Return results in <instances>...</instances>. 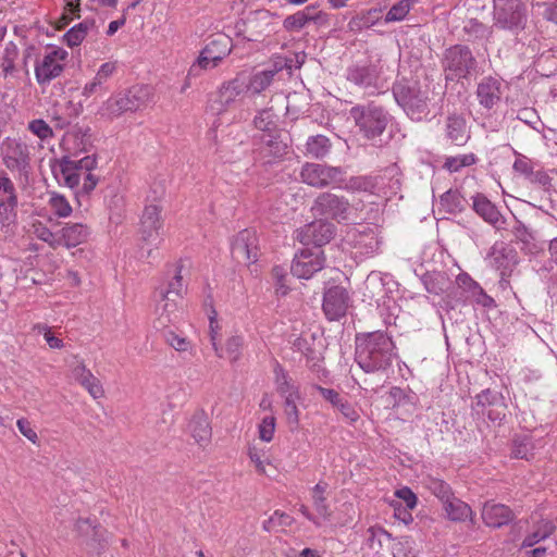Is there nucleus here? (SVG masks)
Wrapping results in <instances>:
<instances>
[{
  "label": "nucleus",
  "instance_id": "nucleus-1",
  "mask_svg": "<svg viewBox=\"0 0 557 557\" xmlns=\"http://www.w3.org/2000/svg\"><path fill=\"white\" fill-rule=\"evenodd\" d=\"M394 349L392 338L384 332L358 334L355 360L366 373L377 372L392 364Z\"/></svg>",
  "mask_w": 557,
  "mask_h": 557
},
{
  "label": "nucleus",
  "instance_id": "nucleus-2",
  "mask_svg": "<svg viewBox=\"0 0 557 557\" xmlns=\"http://www.w3.org/2000/svg\"><path fill=\"white\" fill-rule=\"evenodd\" d=\"M153 100L152 88L148 85H135L112 95L100 107L99 113L109 119L121 116L127 112H136L147 108Z\"/></svg>",
  "mask_w": 557,
  "mask_h": 557
},
{
  "label": "nucleus",
  "instance_id": "nucleus-3",
  "mask_svg": "<svg viewBox=\"0 0 557 557\" xmlns=\"http://www.w3.org/2000/svg\"><path fill=\"white\" fill-rule=\"evenodd\" d=\"M393 95L411 120L421 121L429 114L428 92L421 89L419 82L403 78L394 84Z\"/></svg>",
  "mask_w": 557,
  "mask_h": 557
},
{
  "label": "nucleus",
  "instance_id": "nucleus-4",
  "mask_svg": "<svg viewBox=\"0 0 557 557\" xmlns=\"http://www.w3.org/2000/svg\"><path fill=\"white\" fill-rule=\"evenodd\" d=\"M442 67L446 81L459 82L476 72L478 62L469 47L455 45L445 50Z\"/></svg>",
  "mask_w": 557,
  "mask_h": 557
},
{
  "label": "nucleus",
  "instance_id": "nucleus-5",
  "mask_svg": "<svg viewBox=\"0 0 557 557\" xmlns=\"http://www.w3.org/2000/svg\"><path fill=\"white\" fill-rule=\"evenodd\" d=\"M349 114L360 133L368 139L380 137L389 122L388 113L384 108L374 103L352 107Z\"/></svg>",
  "mask_w": 557,
  "mask_h": 557
},
{
  "label": "nucleus",
  "instance_id": "nucleus-6",
  "mask_svg": "<svg viewBox=\"0 0 557 557\" xmlns=\"http://www.w3.org/2000/svg\"><path fill=\"white\" fill-rule=\"evenodd\" d=\"M495 26L500 29L519 32L528 22L527 5L522 0H494Z\"/></svg>",
  "mask_w": 557,
  "mask_h": 557
},
{
  "label": "nucleus",
  "instance_id": "nucleus-7",
  "mask_svg": "<svg viewBox=\"0 0 557 557\" xmlns=\"http://www.w3.org/2000/svg\"><path fill=\"white\" fill-rule=\"evenodd\" d=\"M457 287L447 294V304H463L467 299H471L474 304L491 309L496 307L493 297L487 295L485 290L475 282L468 273H460L456 277Z\"/></svg>",
  "mask_w": 557,
  "mask_h": 557
},
{
  "label": "nucleus",
  "instance_id": "nucleus-8",
  "mask_svg": "<svg viewBox=\"0 0 557 557\" xmlns=\"http://www.w3.org/2000/svg\"><path fill=\"white\" fill-rule=\"evenodd\" d=\"M312 210L338 223L349 222L355 213L354 207L346 197L331 191L321 193L315 198Z\"/></svg>",
  "mask_w": 557,
  "mask_h": 557
},
{
  "label": "nucleus",
  "instance_id": "nucleus-9",
  "mask_svg": "<svg viewBox=\"0 0 557 557\" xmlns=\"http://www.w3.org/2000/svg\"><path fill=\"white\" fill-rule=\"evenodd\" d=\"M472 412L478 417H486L492 423L500 425L507 414L505 397L490 388L483 389L475 396L471 406Z\"/></svg>",
  "mask_w": 557,
  "mask_h": 557
},
{
  "label": "nucleus",
  "instance_id": "nucleus-10",
  "mask_svg": "<svg viewBox=\"0 0 557 557\" xmlns=\"http://www.w3.org/2000/svg\"><path fill=\"white\" fill-rule=\"evenodd\" d=\"M246 92V75L237 74L219 87L215 98L211 102V110L216 114H222L239 101Z\"/></svg>",
  "mask_w": 557,
  "mask_h": 557
},
{
  "label": "nucleus",
  "instance_id": "nucleus-11",
  "mask_svg": "<svg viewBox=\"0 0 557 557\" xmlns=\"http://www.w3.org/2000/svg\"><path fill=\"white\" fill-rule=\"evenodd\" d=\"M300 177L304 183L317 188L344 182L341 168L319 163H306L301 169Z\"/></svg>",
  "mask_w": 557,
  "mask_h": 557
},
{
  "label": "nucleus",
  "instance_id": "nucleus-12",
  "mask_svg": "<svg viewBox=\"0 0 557 557\" xmlns=\"http://www.w3.org/2000/svg\"><path fill=\"white\" fill-rule=\"evenodd\" d=\"M335 234V225L326 220H317L297 228L294 238L304 245H314L317 248L327 244Z\"/></svg>",
  "mask_w": 557,
  "mask_h": 557
},
{
  "label": "nucleus",
  "instance_id": "nucleus-13",
  "mask_svg": "<svg viewBox=\"0 0 557 557\" xmlns=\"http://www.w3.org/2000/svg\"><path fill=\"white\" fill-rule=\"evenodd\" d=\"M97 165L96 156H86L79 160H72L70 157H63L59 161V172L54 169L55 176L59 174L64 180V184L70 188L77 187L81 181V175L85 172H90Z\"/></svg>",
  "mask_w": 557,
  "mask_h": 557
},
{
  "label": "nucleus",
  "instance_id": "nucleus-14",
  "mask_svg": "<svg viewBox=\"0 0 557 557\" xmlns=\"http://www.w3.org/2000/svg\"><path fill=\"white\" fill-rule=\"evenodd\" d=\"M258 237L255 231L243 230L232 242V258L243 265H250L258 260Z\"/></svg>",
  "mask_w": 557,
  "mask_h": 557
},
{
  "label": "nucleus",
  "instance_id": "nucleus-15",
  "mask_svg": "<svg viewBox=\"0 0 557 557\" xmlns=\"http://www.w3.org/2000/svg\"><path fill=\"white\" fill-rule=\"evenodd\" d=\"M3 164L11 172L27 176L30 172V152L26 144L8 139L3 148Z\"/></svg>",
  "mask_w": 557,
  "mask_h": 557
},
{
  "label": "nucleus",
  "instance_id": "nucleus-16",
  "mask_svg": "<svg viewBox=\"0 0 557 557\" xmlns=\"http://www.w3.org/2000/svg\"><path fill=\"white\" fill-rule=\"evenodd\" d=\"M324 256L320 249H301L296 253L290 265V272L298 278H310L314 273L324 267Z\"/></svg>",
  "mask_w": 557,
  "mask_h": 557
},
{
  "label": "nucleus",
  "instance_id": "nucleus-17",
  "mask_svg": "<svg viewBox=\"0 0 557 557\" xmlns=\"http://www.w3.org/2000/svg\"><path fill=\"white\" fill-rule=\"evenodd\" d=\"M67 57V52L62 48H57L44 55L35 66V76L39 85L49 84L52 79L60 76L63 72L61 63Z\"/></svg>",
  "mask_w": 557,
  "mask_h": 557
},
{
  "label": "nucleus",
  "instance_id": "nucleus-18",
  "mask_svg": "<svg viewBox=\"0 0 557 557\" xmlns=\"http://www.w3.org/2000/svg\"><path fill=\"white\" fill-rule=\"evenodd\" d=\"M161 207L158 203L147 205L140 221L141 240L157 246L161 242L160 230L162 227Z\"/></svg>",
  "mask_w": 557,
  "mask_h": 557
},
{
  "label": "nucleus",
  "instance_id": "nucleus-19",
  "mask_svg": "<svg viewBox=\"0 0 557 557\" xmlns=\"http://www.w3.org/2000/svg\"><path fill=\"white\" fill-rule=\"evenodd\" d=\"M490 263L500 272L502 282L509 276L518 263L516 250L504 242H496L488 252Z\"/></svg>",
  "mask_w": 557,
  "mask_h": 557
},
{
  "label": "nucleus",
  "instance_id": "nucleus-20",
  "mask_svg": "<svg viewBox=\"0 0 557 557\" xmlns=\"http://www.w3.org/2000/svg\"><path fill=\"white\" fill-rule=\"evenodd\" d=\"M349 296L342 286H333L324 293L323 311L330 321L344 317L348 308Z\"/></svg>",
  "mask_w": 557,
  "mask_h": 557
},
{
  "label": "nucleus",
  "instance_id": "nucleus-21",
  "mask_svg": "<svg viewBox=\"0 0 557 557\" xmlns=\"http://www.w3.org/2000/svg\"><path fill=\"white\" fill-rule=\"evenodd\" d=\"M347 81L374 92L379 88L380 71L374 64L360 65L355 64L347 69Z\"/></svg>",
  "mask_w": 557,
  "mask_h": 557
},
{
  "label": "nucleus",
  "instance_id": "nucleus-22",
  "mask_svg": "<svg viewBox=\"0 0 557 557\" xmlns=\"http://www.w3.org/2000/svg\"><path fill=\"white\" fill-rule=\"evenodd\" d=\"M351 244L361 256H372L380 248V239L376 227L362 226L350 233Z\"/></svg>",
  "mask_w": 557,
  "mask_h": 557
},
{
  "label": "nucleus",
  "instance_id": "nucleus-23",
  "mask_svg": "<svg viewBox=\"0 0 557 557\" xmlns=\"http://www.w3.org/2000/svg\"><path fill=\"white\" fill-rule=\"evenodd\" d=\"M183 268L184 264L182 260L169 267L165 273V284L157 288L156 297H168V295H170L175 298H183L185 290L182 275Z\"/></svg>",
  "mask_w": 557,
  "mask_h": 557
},
{
  "label": "nucleus",
  "instance_id": "nucleus-24",
  "mask_svg": "<svg viewBox=\"0 0 557 557\" xmlns=\"http://www.w3.org/2000/svg\"><path fill=\"white\" fill-rule=\"evenodd\" d=\"M472 208L478 215L496 230L505 228L506 220L503 218L497 207L483 194H478L473 197Z\"/></svg>",
  "mask_w": 557,
  "mask_h": 557
},
{
  "label": "nucleus",
  "instance_id": "nucleus-25",
  "mask_svg": "<svg viewBox=\"0 0 557 557\" xmlns=\"http://www.w3.org/2000/svg\"><path fill=\"white\" fill-rule=\"evenodd\" d=\"M479 103L485 109H493L502 98V82L498 78L484 77L476 87Z\"/></svg>",
  "mask_w": 557,
  "mask_h": 557
},
{
  "label": "nucleus",
  "instance_id": "nucleus-26",
  "mask_svg": "<svg viewBox=\"0 0 557 557\" xmlns=\"http://www.w3.org/2000/svg\"><path fill=\"white\" fill-rule=\"evenodd\" d=\"M513 517L512 510L503 504L486 502L482 509V519L491 528H502L508 524Z\"/></svg>",
  "mask_w": 557,
  "mask_h": 557
},
{
  "label": "nucleus",
  "instance_id": "nucleus-27",
  "mask_svg": "<svg viewBox=\"0 0 557 557\" xmlns=\"http://www.w3.org/2000/svg\"><path fill=\"white\" fill-rule=\"evenodd\" d=\"M157 298L156 313L158 314V318L154 321V327H169V325L177 318L178 300L182 298H175L170 295H168V297Z\"/></svg>",
  "mask_w": 557,
  "mask_h": 557
},
{
  "label": "nucleus",
  "instance_id": "nucleus-28",
  "mask_svg": "<svg viewBox=\"0 0 557 557\" xmlns=\"http://www.w3.org/2000/svg\"><path fill=\"white\" fill-rule=\"evenodd\" d=\"M188 429L196 443L200 446H206L210 443L212 430L209 418L203 410L196 411L193 414Z\"/></svg>",
  "mask_w": 557,
  "mask_h": 557
},
{
  "label": "nucleus",
  "instance_id": "nucleus-29",
  "mask_svg": "<svg viewBox=\"0 0 557 557\" xmlns=\"http://www.w3.org/2000/svg\"><path fill=\"white\" fill-rule=\"evenodd\" d=\"M446 138L456 146H463L470 138L465 117L457 114L448 115L445 124Z\"/></svg>",
  "mask_w": 557,
  "mask_h": 557
},
{
  "label": "nucleus",
  "instance_id": "nucleus-30",
  "mask_svg": "<svg viewBox=\"0 0 557 557\" xmlns=\"http://www.w3.org/2000/svg\"><path fill=\"white\" fill-rule=\"evenodd\" d=\"M89 228L82 223L66 224L61 230V242L66 248L76 247L87 240Z\"/></svg>",
  "mask_w": 557,
  "mask_h": 557
},
{
  "label": "nucleus",
  "instance_id": "nucleus-31",
  "mask_svg": "<svg viewBox=\"0 0 557 557\" xmlns=\"http://www.w3.org/2000/svg\"><path fill=\"white\" fill-rule=\"evenodd\" d=\"M321 17V12H317L313 7H307L305 10L288 15L283 26L288 32H296L304 28L309 22H317Z\"/></svg>",
  "mask_w": 557,
  "mask_h": 557
},
{
  "label": "nucleus",
  "instance_id": "nucleus-32",
  "mask_svg": "<svg viewBox=\"0 0 557 557\" xmlns=\"http://www.w3.org/2000/svg\"><path fill=\"white\" fill-rule=\"evenodd\" d=\"M423 285L428 293L441 295L448 290L450 281L445 272H428L422 276Z\"/></svg>",
  "mask_w": 557,
  "mask_h": 557
},
{
  "label": "nucleus",
  "instance_id": "nucleus-33",
  "mask_svg": "<svg viewBox=\"0 0 557 557\" xmlns=\"http://www.w3.org/2000/svg\"><path fill=\"white\" fill-rule=\"evenodd\" d=\"M260 149L269 156L282 157L286 153L287 145L281 139L278 129H276L275 132L261 135Z\"/></svg>",
  "mask_w": 557,
  "mask_h": 557
},
{
  "label": "nucleus",
  "instance_id": "nucleus-34",
  "mask_svg": "<svg viewBox=\"0 0 557 557\" xmlns=\"http://www.w3.org/2000/svg\"><path fill=\"white\" fill-rule=\"evenodd\" d=\"M443 508L451 521H466L467 519L472 520L471 507L457 497H450V499L443 505Z\"/></svg>",
  "mask_w": 557,
  "mask_h": 557
},
{
  "label": "nucleus",
  "instance_id": "nucleus-35",
  "mask_svg": "<svg viewBox=\"0 0 557 557\" xmlns=\"http://www.w3.org/2000/svg\"><path fill=\"white\" fill-rule=\"evenodd\" d=\"M277 74V70H264L246 77L247 91L259 95L264 91L273 82Z\"/></svg>",
  "mask_w": 557,
  "mask_h": 557
},
{
  "label": "nucleus",
  "instance_id": "nucleus-36",
  "mask_svg": "<svg viewBox=\"0 0 557 557\" xmlns=\"http://www.w3.org/2000/svg\"><path fill=\"white\" fill-rule=\"evenodd\" d=\"M556 530L555 524L550 520L541 519L534 524V530L525 536L522 547H532L539 542L550 536Z\"/></svg>",
  "mask_w": 557,
  "mask_h": 557
},
{
  "label": "nucleus",
  "instance_id": "nucleus-37",
  "mask_svg": "<svg viewBox=\"0 0 557 557\" xmlns=\"http://www.w3.org/2000/svg\"><path fill=\"white\" fill-rule=\"evenodd\" d=\"M331 141L324 135L310 136L306 144V153L311 158H324L331 149Z\"/></svg>",
  "mask_w": 557,
  "mask_h": 557
},
{
  "label": "nucleus",
  "instance_id": "nucleus-38",
  "mask_svg": "<svg viewBox=\"0 0 557 557\" xmlns=\"http://www.w3.org/2000/svg\"><path fill=\"white\" fill-rule=\"evenodd\" d=\"M381 9H370L360 15L354 16L348 23L349 29L360 32L364 28L372 27L381 18Z\"/></svg>",
  "mask_w": 557,
  "mask_h": 557
},
{
  "label": "nucleus",
  "instance_id": "nucleus-39",
  "mask_svg": "<svg viewBox=\"0 0 557 557\" xmlns=\"http://www.w3.org/2000/svg\"><path fill=\"white\" fill-rule=\"evenodd\" d=\"M95 21L85 20L84 22L70 28L63 36V40L69 47H76L85 39L89 28L94 27Z\"/></svg>",
  "mask_w": 557,
  "mask_h": 557
},
{
  "label": "nucleus",
  "instance_id": "nucleus-40",
  "mask_svg": "<svg viewBox=\"0 0 557 557\" xmlns=\"http://www.w3.org/2000/svg\"><path fill=\"white\" fill-rule=\"evenodd\" d=\"M327 486V483L319 482L312 488V500L314 509L324 520L329 519L331 516V511L326 503V497L324 496Z\"/></svg>",
  "mask_w": 557,
  "mask_h": 557
},
{
  "label": "nucleus",
  "instance_id": "nucleus-41",
  "mask_svg": "<svg viewBox=\"0 0 557 557\" xmlns=\"http://www.w3.org/2000/svg\"><path fill=\"white\" fill-rule=\"evenodd\" d=\"M253 125L263 134L275 132L277 129L276 115L272 109L259 110L253 119Z\"/></svg>",
  "mask_w": 557,
  "mask_h": 557
},
{
  "label": "nucleus",
  "instance_id": "nucleus-42",
  "mask_svg": "<svg viewBox=\"0 0 557 557\" xmlns=\"http://www.w3.org/2000/svg\"><path fill=\"white\" fill-rule=\"evenodd\" d=\"M463 198L459 190L448 189L440 198V205L446 213H457L462 211Z\"/></svg>",
  "mask_w": 557,
  "mask_h": 557
},
{
  "label": "nucleus",
  "instance_id": "nucleus-43",
  "mask_svg": "<svg viewBox=\"0 0 557 557\" xmlns=\"http://www.w3.org/2000/svg\"><path fill=\"white\" fill-rule=\"evenodd\" d=\"M275 373V382L277 385V392L283 396L287 397L288 395H297L298 388L293 384L290 377L287 372L283 369V367L276 363L274 368Z\"/></svg>",
  "mask_w": 557,
  "mask_h": 557
},
{
  "label": "nucleus",
  "instance_id": "nucleus-44",
  "mask_svg": "<svg viewBox=\"0 0 557 557\" xmlns=\"http://www.w3.org/2000/svg\"><path fill=\"white\" fill-rule=\"evenodd\" d=\"M463 33L466 34V40L474 41L483 38H487L491 34L490 27L481 23L475 18H470L465 22Z\"/></svg>",
  "mask_w": 557,
  "mask_h": 557
},
{
  "label": "nucleus",
  "instance_id": "nucleus-45",
  "mask_svg": "<svg viewBox=\"0 0 557 557\" xmlns=\"http://www.w3.org/2000/svg\"><path fill=\"white\" fill-rule=\"evenodd\" d=\"M17 202H0V224L4 233L12 232V226L16 223Z\"/></svg>",
  "mask_w": 557,
  "mask_h": 557
},
{
  "label": "nucleus",
  "instance_id": "nucleus-46",
  "mask_svg": "<svg viewBox=\"0 0 557 557\" xmlns=\"http://www.w3.org/2000/svg\"><path fill=\"white\" fill-rule=\"evenodd\" d=\"M231 39L226 36H220L210 41L203 49H210L213 59V66H216L231 51Z\"/></svg>",
  "mask_w": 557,
  "mask_h": 557
},
{
  "label": "nucleus",
  "instance_id": "nucleus-47",
  "mask_svg": "<svg viewBox=\"0 0 557 557\" xmlns=\"http://www.w3.org/2000/svg\"><path fill=\"white\" fill-rule=\"evenodd\" d=\"M476 162V158L473 153L459 154L456 157H448L445 160L444 169L449 172H458L462 168L470 166Z\"/></svg>",
  "mask_w": 557,
  "mask_h": 557
},
{
  "label": "nucleus",
  "instance_id": "nucleus-48",
  "mask_svg": "<svg viewBox=\"0 0 557 557\" xmlns=\"http://www.w3.org/2000/svg\"><path fill=\"white\" fill-rule=\"evenodd\" d=\"M429 490L442 502L443 505L446 504L450 497H454V493L449 484L440 479H431L429 482Z\"/></svg>",
  "mask_w": 557,
  "mask_h": 557
},
{
  "label": "nucleus",
  "instance_id": "nucleus-49",
  "mask_svg": "<svg viewBox=\"0 0 557 557\" xmlns=\"http://www.w3.org/2000/svg\"><path fill=\"white\" fill-rule=\"evenodd\" d=\"M337 409L343 419L349 424L355 425L360 420V413L359 410L356 408L355 405L349 403L346 398H342V400L334 407Z\"/></svg>",
  "mask_w": 557,
  "mask_h": 557
},
{
  "label": "nucleus",
  "instance_id": "nucleus-50",
  "mask_svg": "<svg viewBox=\"0 0 557 557\" xmlns=\"http://www.w3.org/2000/svg\"><path fill=\"white\" fill-rule=\"evenodd\" d=\"M162 331V336L164 341L173 347L177 351H187L190 347V343L187 341L186 337L181 336L173 332L172 330L165 329H159Z\"/></svg>",
  "mask_w": 557,
  "mask_h": 557
},
{
  "label": "nucleus",
  "instance_id": "nucleus-51",
  "mask_svg": "<svg viewBox=\"0 0 557 557\" xmlns=\"http://www.w3.org/2000/svg\"><path fill=\"white\" fill-rule=\"evenodd\" d=\"M214 58L215 57H212L210 49H202L197 61L190 66L189 71H188V76H198V75H200V72L202 70L214 67L213 66Z\"/></svg>",
  "mask_w": 557,
  "mask_h": 557
},
{
  "label": "nucleus",
  "instance_id": "nucleus-52",
  "mask_svg": "<svg viewBox=\"0 0 557 557\" xmlns=\"http://www.w3.org/2000/svg\"><path fill=\"white\" fill-rule=\"evenodd\" d=\"M293 523V517L285 512L275 510L274 513L263 522V530L271 532L277 527H290Z\"/></svg>",
  "mask_w": 557,
  "mask_h": 557
},
{
  "label": "nucleus",
  "instance_id": "nucleus-53",
  "mask_svg": "<svg viewBox=\"0 0 557 557\" xmlns=\"http://www.w3.org/2000/svg\"><path fill=\"white\" fill-rule=\"evenodd\" d=\"M411 9L410 0H400L395 3L385 15V22L403 21Z\"/></svg>",
  "mask_w": 557,
  "mask_h": 557
},
{
  "label": "nucleus",
  "instance_id": "nucleus-54",
  "mask_svg": "<svg viewBox=\"0 0 557 557\" xmlns=\"http://www.w3.org/2000/svg\"><path fill=\"white\" fill-rule=\"evenodd\" d=\"M78 383L86 388L95 399L101 398L104 395L100 381L91 373V371L83 376Z\"/></svg>",
  "mask_w": 557,
  "mask_h": 557
},
{
  "label": "nucleus",
  "instance_id": "nucleus-55",
  "mask_svg": "<svg viewBox=\"0 0 557 557\" xmlns=\"http://www.w3.org/2000/svg\"><path fill=\"white\" fill-rule=\"evenodd\" d=\"M294 349L301 352L308 361H312L313 364L319 360V352L307 337L300 336L294 341Z\"/></svg>",
  "mask_w": 557,
  "mask_h": 557
},
{
  "label": "nucleus",
  "instance_id": "nucleus-56",
  "mask_svg": "<svg viewBox=\"0 0 557 557\" xmlns=\"http://www.w3.org/2000/svg\"><path fill=\"white\" fill-rule=\"evenodd\" d=\"M49 206L59 218H67L72 213V207L64 196L52 194L49 200Z\"/></svg>",
  "mask_w": 557,
  "mask_h": 557
},
{
  "label": "nucleus",
  "instance_id": "nucleus-57",
  "mask_svg": "<svg viewBox=\"0 0 557 557\" xmlns=\"http://www.w3.org/2000/svg\"><path fill=\"white\" fill-rule=\"evenodd\" d=\"M368 545L371 549H379L383 546V540L389 541L392 535L380 527H371L368 529Z\"/></svg>",
  "mask_w": 557,
  "mask_h": 557
},
{
  "label": "nucleus",
  "instance_id": "nucleus-58",
  "mask_svg": "<svg viewBox=\"0 0 557 557\" xmlns=\"http://www.w3.org/2000/svg\"><path fill=\"white\" fill-rule=\"evenodd\" d=\"M0 202H17L15 186L7 175L0 176Z\"/></svg>",
  "mask_w": 557,
  "mask_h": 557
},
{
  "label": "nucleus",
  "instance_id": "nucleus-59",
  "mask_svg": "<svg viewBox=\"0 0 557 557\" xmlns=\"http://www.w3.org/2000/svg\"><path fill=\"white\" fill-rule=\"evenodd\" d=\"M284 412L287 419V422L292 426H297L299 423V411L296 405V399L299 398V395H288L284 397Z\"/></svg>",
  "mask_w": 557,
  "mask_h": 557
},
{
  "label": "nucleus",
  "instance_id": "nucleus-60",
  "mask_svg": "<svg viewBox=\"0 0 557 557\" xmlns=\"http://www.w3.org/2000/svg\"><path fill=\"white\" fill-rule=\"evenodd\" d=\"M27 128L41 140H46L53 137L52 128L42 119H35L30 121L28 123Z\"/></svg>",
  "mask_w": 557,
  "mask_h": 557
},
{
  "label": "nucleus",
  "instance_id": "nucleus-61",
  "mask_svg": "<svg viewBox=\"0 0 557 557\" xmlns=\"http://www.w3.org/2000/svg\"><path fill=\"white\" fill-rule=\"evenodd\" d=\"M35 234L40 240L47 243L53 249L62 244L61 236L57 238L55 234L41 223L35 225Z\"/></svg>",
  "mask_w": 557,
  "mask_h": 557
},
{
  "label": "nucleus",
  "instance_id": "nucleus-62",
  "mask_svg": "<svg viewBox=\"0 0 557 557\" xmlns=\"http://www.w3.org/2000/svg\"><path fill=\"white\" fill-rule=\"evenodd\" d=\"M244 345V339L242 336L235 335L230 337L226 341V354L232 362H235L239 359L242 354V348Z\"/></svg>",
  "mask_w": 557,
  "mask_h": 557
},
{
  "label": "nucleus",
  "instance_id": "nucleus-63",
  "mask_svg": "<svg viewBox=\"0 0 557 557\" xmlns=\"http://www.w3.org/2000/svg\"><path fill=\"white\" fill-rule=\"evenodd\" d=\"M92 532L94 535L89 545L97 552L98 555H100L104 552L108 545L106 531L100 527L95 525L92 527Z\"/></svg>",
  "mask_w": 557,
  "mask_h": 557
},
{
  "label": "nucleus",
  "instance_id": "nucleus-64",
  "mask_svg": "<svg viewBox=\"0 0 557 557\" xmlns=\"http://www.w3.org/2000/svg\"><path fill=\"white\" fill-rule=\"evenodd\" d=\"M275 431V418L264 417L259 425V436L264 442H270L273 438Z\"/></svg>",
  "mask_w": 557,
  "mask_h": 557
}]
</instances>
